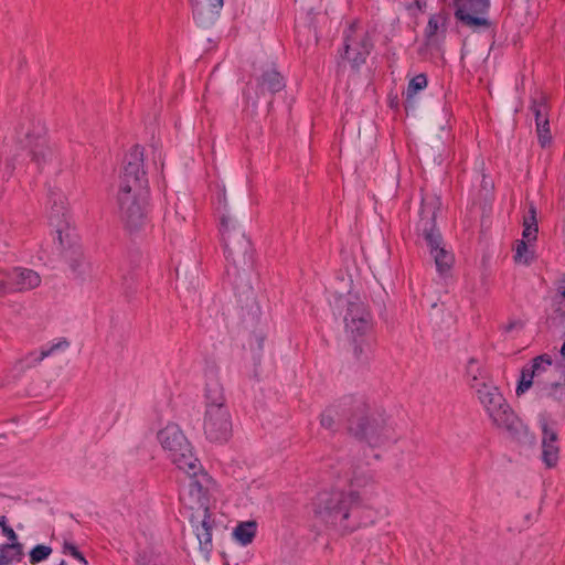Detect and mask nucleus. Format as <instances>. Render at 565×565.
Returning <instances> with one entry per match:
<instances>
[{
    "instance_id": "nucleus-1",
    "label": "nucleus",
    "mask_w": 565,
    "mask_h": 565,
    "mask_svg": "<svg viewBox=\"0 0 565 565\" xmlns=\"http://www.w3.org/2000/svg\"><path fill=\"white\" fill-rule=\"evenodd\" d=\"M220 234L224 247V256L228 265L226 275L233 285L243 322L257 323L260 308L256 302L254 289L248 279V273L254 267V248L250 239L237 222L230 215H222Z\"/></svg>"
},
{
    "instance_id": "nucleus-2",
    "label": "nucleus",
    "mask_w": 565,
    "mask_h": 565,
    "mask_svg": "<svg viewBox=\"0 0 565 565\" xmlns=\"http://www.w3.org/2000/svg\"><path fill=\"white\" fill-rule=\"evenodd\" d=\"M312 505L315 518L341 536L374 523V512L358 490L321 491Z\"/></svg>"
},
{
    "instance_id": "nucleus-3",
    "label": "nucleus",
    "mask_w": 565,
    "mask_h": 565,
    "mask_svg": "<svg viewBox=\"0 0 565 565\" xmlns=\"http://www.w3.org/2000/svg\"><path fill=\"white\" fill-rule=\"evenodd\" d=\"M341 405L351 407L347 425L350 437L371 448H381L397 440L390 418L384 414L371 412L370 404L363 395H343Z\"/></svg>"
},
{
    "instance_id": "nucleus-4",
    "label": "nucleus",
    "mask_w": 565,
    "mask_h": 565,
    "mask_svg": "<svg viewBox=\"0 0 565 565\" xmlns=\"http://www.w3.org/2000/svg\"><path fill=\"white\" fill-rule=\"evenodd\" d=\"M439 209L440 201L438 196H424L420 203L419 221L416 224V231L429 248V254L434 258L437 271L440 276L446 277L454 266L455 256L445 248L443 235L437 228L436 217Z\"/></svg>"
},
{
    "instance_id": "nucleus-5",
    "label": "nucleus",
    "mask_w": 565,
    "mask_h": 565,
    "mask_svg": "<svg viewBox=\"0 0 565 565\" xmlns=\"http://www.w3.org/2000/svg\"><path fill=\"white\" fill-rule=\"evenodd\" d=\"M286 88V78L275 62L254 65L249 81L243 89V99L248 107L257 109L262 98L267 102L268 113L274 105V96Z\"/></svg>"
},
{
    "instance_id": "nucleus-6",
    "label": "nucleus",
    "mask_w": 565,
    "mask_h": 565,
    "mask_svg": "<svg viewBox=\"0 0 565 565\" xmlns=\"http://www.w3.org/2000/svg\"><path fill=\"white\" fill-rule=\"evenodd\" d=\"M344 324L353 344L355 360L360 363H366L373 333L372 315L367 306L358 299L348 301Z\"/></svg>"
},
{
    "instance_id": "nucleus-7",
    "label": "nucleus",
    "mask_w": 565,
    "mask_h": 565,
    "mask_svg": "<svg viewBox=\"0 0 565 565\" xmlns=\"http://www.w3.org/2000/svg\"><path fill=\"white\" fill-rule=\"evenodd\" d=\"M477 396L492 423L499 428H504L513 439L520 440L522 435L526 433V427L515 415L499 388L482 383L481 387L477 390Z\"/></svg>"
},
{
    "instance_id": "nucleus-8",
    "label": "nucleus",
    "mask_w": 565,
    "mask_h": 565,
    "mask_svg": "<svg viewBox=\"0 0 565 565\" xmlns=\"http://www.w3.org/2000/svg\"><path fill=\"white\" fill-rule=\"evenodd\" d=\"M343 43L338 50L340 61L338 68L342 66V61H347L351 70L355 73L360 72L362 65L374 49V41L370 31L361 25L359 20H354L343 31Z\"/></svg>"
},
{
    "instance_id": "nucleus-9",
    "label": "nucleus",
    "mask_w": 565,
    "mask_h": 565,
    "mask_svg": "<svg viewBox=\"0 0 565 565\" xmlns=\"http://www.w3.org/2000/svg\"><path fill=\"white\" fill-rule=\"evenodd\" d=\"M143 161L145 148L135 145L124 158L118 178L117 194L150 195L149 180Z\"/></svg>"
},
{
    "instance_id": "nucleus-10",
    "label": "nucleus",
    "mask_w": 565,
    "mask_h": 565,
    "mask_svg": "<svg viewBox=\"0 0 565 565\" xmlns=\"http://www.w3.org/2000/svg\"><path fill=\"white\" fill-rule=\"evenodd\" d=\"M162 448L168 457L179 469H195V457L193 447L185 435L175 424H169L158 433Z\"/></svg>"
},
{
    "instance_id": "nucleus-11",
    "label": "nucleus",
    "mask_w": 565,
    "mask_h": 565,
    "mask_svg": "<svg viewBox=\"0 0 565 565\" xmlns=\"http://www.w3.org/2000/svg\"><path fill=\"white\" fill-rule=\"evenodd\" d=\"M452 7L457 25L472 32L491 30L495 34V23L487 18L491 0H454Z\"/></svg>"
},
{
    "instance_id": "nucleus-12",
    "label": "nucleus",
    "mask_w": 565,
    "mask_h": 565,
    "mask_svg": "<svg viewBox=\"0 0 565 565\" xmlns=\"http://www.w3.org/2000/svg\"><path fill=\"white\" fill-rule=\"evenodd\" d=\"M118 217L129 233H138L148 223L149 195L117 194Z\"/></svg>"
},
{
    "instance_id": "nucleus-13",
    "label": "nucleus",
    "mask_w": 565,
    "mask_h": 565,
    "mask_svg": "<svg viewBox=\"0 0 565 565\" xmlns=\"http://www.w3.org/2000/svg\"><path fill=\"white\" fill-rule=\"evenodd\" d=\"M30 126L32 128L29 127L24 131V124H20L17 132L19 136L23 135L28 140L26 147L30 149L31 160L36 164L38 170L41 171L43 166L53 159L54 151L47 146L45 129L41 121L30 120Z\"/></svg>"
},
{
    "instance_id": "nucleus-14",
    "label": "nucleus",
    "mask_w": 565,
    "mask_h": 565,
    "mask_svg": "<svg viewBox=\"0 0 565 565\" xmlns=\"http://www.w3.org/2000/svg\"><path fill=\"white\" fill-rule=\"evenodd\" d=\"M204 435L211 443L223 444L232 437V417L228 408L211 407L205 409Z\"/></svg>"
},
{
    "instance_id": "nucleus-15",
    "label": "nucleus",
    "mask_w": 565,
    "mask_h": 565,
    "mask_svg": "<svg viewBox=\"0 0 565 565\" xmlns=\"http://www.w3.org/2000/svg\"><path fill=\"white\" fill-rule=\"evenodd\" d=\"M195 469H182L188 475V489L189 497L199 505V509L204 510L209 507L210 484L213 482L212 478L202 468L200 460L195 461Z\"/></svg>"
},
{
    "instance_id": "nucleus-16",
    "label": "nucleus",
    "mask_w": 565,
    "mask_h": 565,
    "mask_svg": "<svg viewBox=\"0 0 565 565\" xmlns=\"http://www.w3.org/2000/svg\"><path fill=\"white\" fill-rule=\"evenodd\" d=\"M556 423L550 424L546 419L541 420L542 430V460L547 468H554L558 462L559 447Z\"/></svg>"
},
{
    "instance_id": "nucleus-17",
    "label": "nucleus",
    "mask_w": 565,
    "mask_h": 565,
    "mask_svg": "<svg viewBox=\"0 0 565 565\" xmlns=\"http://www.w3.org/2000/svg\"><path fill=\"white\" fill-rule=\"evenodd\" d=\"M190 522L195 527L194 532L201 551L210 553L213 548L212 530L215 525L210 508H205L201 513L192 514Z\"/></svg>"
},
{
    "instance_id": "nucleus-18",
    "label": "nucleus",
    "mask_w": 565,
    "mask_h": 565,
    "mask_svg": "<svg viewBox=\"0 0 565 565\" xmlns=\"http://www.w3.org/2000/svg\"><path fill=\"white\" fill-rule=\"evenodd\" d=\"M195 23L204 29L212 26L220 17L223 0H190Z\"/></svg>"
},
{
    "instance_id": "nucleus-19",
    "label": "nucleus",
    "mask_w": 565,
    "mask_h": 565,
    "mask_svg": "<svg viewBox=\"0 0 565 565\" xmlns=\"http://www.w3.org/2000/svg\"><path fill=\"white\" fill-rule=\"evenodd\" d=\"M8 278L12 292H22L38 287L41 284L40 275L29 268H13L8 270Z\"/></svg>"
},
{
    "instance_id": "nucleus-20",
    "label": "nucleus",
    "mask_w": 565,
    "mask_h": 565,
    "mask_svg": "<svg viewBox=\"0 0 565 565\" xmlns=\"http://www.w3.org/2000/svg\"><path fill=\"white\" fill-rule=\"evenodd\" d=\"M343 396L337 402L328 406L320 415V425L331 431H337L335 417L344 419L345 426L348 425V416L351 413V407H343L341 405Z\"/></svg>"
},
{
    "instance_id": "nucleus-21",
    "label": "nucleus",
    "mask_w": 565,
    "mask_h": 565,
    "mask_svg": "<svg viewBox=\"0 0 565 565\" xmlns=\"http://www.w3.org/2000/svg\"><path fill=\"white\" fill-rule=\"evenodd\" d=\"M47 196L50 204V220L52 223L56 222V226H60V223L65 221L67 199L58 189H49Z\"/></svg>"
},
{
    "instance_id": "nucleus-22",
    "label": "nucleus",
    "mask_w": 565,
    "mask_h": 565,
    "mask_svg": "<svg viewBox=\"0 0 565 565\" xmlns=\"http://www.w3.org/2000/svg\"><path fill=\"white\" fill-rule=\"evenodd\" d=\"M205 409L211 407L228 408L222 384L212 380L205 384Z\"/></svg>"
},
{
    "instance_id": "nucleus-23",
    "label": "nucleus",
    "mask_w": 565,
    "mask_h": 565,
    "mask_svg": "<svg viewBox=\"0 0 565 565\" xmlns=\"http://www.w3.org/2000/svg\"><path fill=\"white\" fill-rule=\"evenodd\" d=\"M24 556L23 544L19 541L4 543L0 546V565H11L21 562Z\"/></svg>"
},
{
    "instance_id": "nucleus-24",
    "label": "nucleus",
    "mask_w": 565,
    "mask_h": 565,
    "mask_svg": "<svg viewBox=\"0 0 565 565\" xmlns=\"http://www.w3.org/2000/svg\"><path fill=\"white\" fill-rule=\"evenodd\" d=\"M427 84H428V79H427V75L425 73H420V74L414 76L408 82L406 92L403 94L404 97H405L404 106H405L406 110H408V108H413L414 107V105H415V100H414L415 95L418 92L425 89L427 87Z\"/></svg>"
},
{
    "instance_id": "nucleus-25",
    "label": "nucleus",
    "mask_w": 565,
    "mask_h": 565,
    "mask_svg": "<svg viewBox=\"0 0 565 565\" xmlns=\"http://www.w3.org/2000/svg\"><path fill=\"white\" fill-rule=\"evenodd\" d=\"M479 361L476 358H470L466 365V379L471 388L478 390L484 383L486 371L478 366Z\"/></svg>"
},
{
    "instance_id": "nucleus-26",
    "label": "nucleus",
    "mask_w": 565,
    "mask_h": 565,
    "mask_svg": "<svg viewBox=\"0 0 565 565\" xmlns=\"http://www.w3.org/2000/svg\"><path fill=\"white\" fill-rule=\"evenodd\" d=\"M536 386L548 398H552L556 402H563L565 399V381H554L548 383L544 380H537Z\"/></svg>"
},
{
    "instance_id": "nucleus-27",
    "label": "nucleus",
    "mask_w": 565,
    "mask_h": 565,
    "mask_svg": "<svg viewBox=\"0 0 565 565\" xmlns=\"http://www.w3.org/2000/svg\"><path fill=\"white\" fill-rule=\"evenodd\" d=\"M257 524L255 521L239 523L233 531L234 539L242 545H248L256 535Z\"/></svg>"
},
{
    "instance_id": "nucleus-28",
    "label": "nucleus",
    "mask_w": 565,
    "mask_h": 565,
    "mask_svg": "<svg viewBox=\"0 0 565 565\" xmlns=\"http://www.w3.org/2000/svg\"><path fill=\"white\" fill-rule=\"evenodd\" d=\"M68 347H70V342L67 341V339L62 338L61 340H58V342L54 343L49 349H42L39 354H36L35 352L29 353L26 355V358L24 359V363L26 366H32V365L41 362L44 358L51 355L53 352H55L57 350H65Z\"/></svg>"
},
{
    "instance_id": "nucleus-29",
    "label": "nucleus",
    "mask_w": 565,
    "mask_h": 565,
    "mask_svg": "<svg viewBox=\"0 0 565 565\" xmlns=\"http://www.w3.org/2000/svg\"><path fill=\"white\" fill-rule=\"evenodd\" d=\"M64 257L76 276L85 274L86 264L79 246L65 252Z\"/></svg>"
},
{
    "instance_id": "nucleus-30",
    "label": "nucleus",
    "mask_w": 565,
    "mask_h": 565,
    "mask_svg": "<svg viewBox=\"0 0 565 565\" xmlns=\"http://www.w3.org/2000/svg\"><path fill=\"white\" fill-rule=\"evenodd\" d=\"M514 250L515 263L530 265L534 260V252L529 248L526 241L516 239Z\"/></svg>"
},
{
    "instance_id": "nucleus-31",
    "label": "nucleus",
    "mask_w": 565,
    "mask_h": 565,
    "mask_svg": "<svg viewBox=\"0 0 565 565\" xmlns=\"http://www.w3.org/2000/svg\"><path fill=\"white\" fill-rule=\"evenodd\" d=\"M533 385H536L534 371L530 367L529 363L521 370L520 380L516 385V394L520 396L530 390Z\"/></svg>"
},
{
    "instance_id": "nucleus-32",
    "label": "nucleus",
    "mask_w": 565,
    "mask_h": 565,
    "mask_svg": "<svg viewBox=\"0 0 565 565\" xmlns=\"http://www.w3.org/2000/svg\"><path fill=\"white\" fill-rule=\"evenodd\" d=\"M553 364V359L550 354L544 353L535 356L529 363L532 371H534L535 380H542L541 375L547 371V369Z\"/></svg>"
},
{
    "instance_id": "nucleus-33",
    "label": "nucleus",
    "mask_w": 565,
    "mask_h": 565,
    "mask_svg": "<svg viewBox=\"0 0 565 565\" xmlns=\"http://www.w3.org/2000/svg\"><path fill=\"white\" fill-rule=\"evenodd\" d=\"M51 554L52 548L50 546L38 544L30 551L29 561L32 565H36L47 559Z\"/></svg>"
},
{
    "instance_id": "nucleus-34",
    "label": "nucleus",
    "mask_w": 565,
    "mask_h": 565,
    "mask_svg": "<svg viewBox=\"0 0 565 565\" xmlns=\"http://www.w3.org/2000/svg\"><path fill=\"white\" fill-rule=\"evenodd\" d=\"M530 109L532 110L534 117H535V122H542L544 121V119H548L547 118V104L545 102V98L544 97H541L540 99H532V104L530 106Z\"/></svg>"
},
{
    "instance_id": "nucleus-35",
    "label": "nucleus",
    "mask_w": 565,
    "mask_h": 565,
    "mask_svg": "<svg viewBox=\"0 0 565 565\" xmlns=\"http://www.w3.org/2000/svg\"><path fill=\"white\" fill-rule=\"evenodd\" d=\"M536 132L539 143L541 145L542 148H545L552 140L548 119H544V121H542L541 124L537 122Z\"/></svg>"
},
{
    "instance_id": "nucleus-36",
    "label": "nucleus",
    "mask_w": 565,
    "mask_h": 565,
    "mask_svg": "<svg viewBox=\"0 0 565 565\" xmlns=\"http://www.w3.org/2000/svg\"><path fill=\"white\" fill-rule=\"evenodd\" d=\"M63 553L64 554H70L75 559H77L78 562L87 565V561H86L84 554L77 548V546L74 543L68 542V541H64Z\"/></svg>"
},
{
    "instance_id": "nucleus-37",
    "label": "nucleus",
    "mask_w": 565,
    "mask_h": 565,
    "mask_svg": "<svg viewBox=\"0 0 565 565\" xmlns=\"http://www.w3.org/2000/svg\"><path fill=\"white\" fill-rule=\"evenodd\" d=\"M373 483V475L370 472L359 475L356 471L353 472V476L351 478V486L363 488L367 484Z\"/></svg>"
},
{
    "instance_id": "nucleus-38",
    "label": "nucleus",
    "mask_w": 565,
    "mask_h": 565,
    "mask_svg": "<svg viewBox=\"0 0 565 565\" xmlns=\"http://www.w3.org/2000/svg\"><path fill=\"white\" fill-rule=\"evenodd\" d=\"M523 224L537 226V210L533 202H529L527 212L523 216Z\"/></svg>"
},
{
    "instance_id": "nucleus-39",
    "label": "nucleus",
    "mask_w": 565,
    "mask_h": 565,
    "mask_svg": "<svg viewBox=\"0 0 565 565\" xmlns=\"http://www.w3.org/2000/svg\"><path fill=\"white\" fill-rule=\"evenodd\" d=\"M539 226L523 224V238L527 242H535L537 239Z\"/></svg>"
},
{
    "instance_id": "nucleus-40",
    "label": "nucleus",
    "mask_w": 565,
    "mask_h": 565,
    "mask_svg": "<svg viewBox=\"0 0 565 565\" xmlns=\"http://www.w3.org/2000/svg\"><path fill=\"white\" fill-rule=\"evenodd\" d=\"M12 292L10 281L8 278V270H0V297Z\"/></svg>"
},
{
    "instance_id": "nucleus-41",
    "label": "nucleus",
    "mask_w": 565,
    "mask_h": 565,
    "mask_svg": "<svg viewBox=\"0 0 565 565\" xmlns=\"http://www.w3.org/2000/svg\"><path fill=\"white\" fill-rule=\"evenodd\" d=\"M439 29V22L436 17H430L425 29V36L428 41L434 38Z\"/></svg>"
},
{
    "instance_id": "nucleus-42",
    "label": "nucleus",
    "mask_w": 565,
    "mask_h": 565,
    "mask_svg": "<svg viewBox=\"0 0 565 565\" xmlns=\"http://www.w3.org/2000/svg\"><path fill=\"white\" fill-rule=\"evenodd\" d=\"M556 297L561 298L559 301L565 300V274L558 280Z\"/></svg>"
},
{
    "instance_id": "nucleus-43",
    "label": "nucleus",
    "mask_w": 565,
    "mask_h": 565,
    "mask_svg": "<svg viewBox=\"0 0 565 565\" xmlns=\"http://www.w3.org/2000/svg\"><path fill=\"white\" fill-rule=\"evenodd\" d=\"M2 534L9 540V543L18 541V535L11 526H3Z\"/></svg>"
},
{
    "instance_id": "nucleus-44",
    "label": "nucleus",
    "mask_w": 565,
    "mask_h": 565,
    "mask_svg": "<svg viewBox=\"0 0 565 565\" xmlns=\"http://www.w3.org/2000/svg\"><path fill=\"white\" fill-rule=\"evenodd\" d=\"M136 565H152L151 557L146 553H139L136 557Z\"/></svg>"
},
{
    "instance_id": "nucleus-45",
    "label": "nucleus",
    "mask_w": 565,
    "mask_h": 565,
    "mask_svg": "<svg viewBox=\"0 0 565 565\" xmlns=\"http://www.w3.org/2000/svg\"><path fill=\"white\" fill-rule=\"evenodd\" d=\"M523 322L521 320H511L508 324L504 326L503 330L505 332H511L514 329H522Z\"/></svg>"
},
{
    "instance_id": "nucleus-46",
    "label": "nucleus",
    "mask_w": 565,
    "mask_h": 565,
    "mask_svg": "<svg viewBox=\"0 0 565 565\" xmlns=\"http://www.w3.org/2000/svg\"><path fill=\"white\" fill-rule=\"evenodd\" d=\"M555 312L557 316L565 318V300L558 301L557 307L555 308Z\"/></svg>"
},
{
    "instance_id": "nucleus-47",
    "label": "nucleus",
    "mask_w": 565,
    "mask_h": 565,
    "mask_svg": "<svg viewBox=\"0 0 565 565\" xmlns=\"http://www.w3.org/2000/svg\"><path fill=\"white\" fill-rule=\"evenodd\" d=\"M7 522H8L7 518L4 515H1L0 516V527H1V531H3V526H9L7 524Z\"/></svg>"
},
{
    "instance_id": "nucleus-48",
    "label": "nucleus",
    "mask_w": 565,
    "mask_h": 565,
    "mask_svg": "<svg viewBox=\"0 0 565 565\" xmlns=\"http://www.w3.org/2000/svg\"><path fill=\"white\" fill-rule=\"evenodd\" d=\"M57 233H58V242H60V245H61V246H63L62 231L58 228V230H57Z\"/></svg>"
},
{
    "instance_id": "nucleus-49",
    "label": "nucleus",
    "mask_w": 565,
    "mask_h": 565,
    "mask_svg": "<svg viewBox=\"0 0 565 565\" xmlns=\"http://www.w3.org/2000/svg\"><path fill=\"white\" fill-rule=\"evenodd\" d=\"M559 352H561V355H562L563 358H565V341H564V343L562 344V348H561V351H559Z\"/></svg>"
},
{
    "instance_id": "nucleus-50",
    "label": "nucleus",
    "mask_w": 565,
    "mask_h": 565,
    "mask_svg": "<svg viewBox=\"0 0 565 565\" xmlns=\"http://www.w3.org/2000/svg\"><path fill=\"white\" fill-rule=\"evenodd\" d=\"M263 342H264V338H260V339H259V343H258L259 348H262V347H263Z\"/></svg>"
},
{
    "instance_id": "nucleus-51",
    "label": "nucleus",
    "mask_w": 565,
    "mask_h": 565,
    "mask_svg": "<svg viewBox=\"0 0 565 565\" xmlns=\"http://www.w3.org/2000/svg\"><path fill=\"white\" fill-rule=\"evenodd\" d=\"M58 565H66V562L64 559H62Z\"/></svg>"
}]
</instances>
